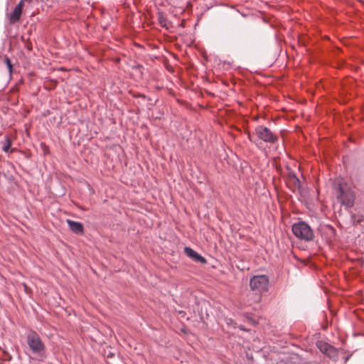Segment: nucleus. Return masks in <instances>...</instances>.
Returning <instances> with one entry per match:
<instances>
[{
  "instance_id": "7ed1b4c3",
  "label": "nucleus",
  "mask_w": 364,
  "mask_h": 364,
  "mask_svg": "<svg viewBox=\"0 0 364 364\" xmlns=\"http://www.w3.org/2000/svg\"><path fill=\"white\" fill-rule=\"evenodd\" d=\"M337 198L342 205L346 208H350L354 204V192L348 188L346 185H338Z\"/></svg>"
},
{
  "instance_id": "9b49d317",
  "label": "nucleus",
  "mask_w": 364,
  "mask_h": 364,
  "mask_svg": "<svg viewBox=\"0 0 364 364\" xmlns=\"http://www.w3.org/2000/svg\"><path fill=\"white\" fill-rule=\"evenodd\" d=\"M5 62L6 63L8 70H9V73H11V69H12L11 63L10 60L8 58H5Z\"/></svg>"
},
{
  "instance_id": "4468645a",
  "label": "nucleus",
  "mask_w": 364,
  "mask_h": 364,
  "mask_svg": "<svg viewBox=\"0 0 364 364\" xmlns=\"http://www.w3.org/2000/svg\"><path fill=\"white\" fill-rule=\"evenodd\" d=\"M160 22H161V24L162 26H164V24H163V23H164V21H162V19H161V20H160Z\"/></svg>"
},
{
  "instance_id": "9d476101",
  "label": "nucleus",
  "mask_w": 364,
  "mask_h": 364,
  "mask_svg": "<svg viewBox=\"0 0 364 364\" xmlns=\"http://www.w3.org/2000/svg\"><path fill=\"white\" fill-rule=\"evenodd\" d=\"M2 144V150L6 153H12L14 149H11L12 142L9 136H4V140L1 142Z\"/></svg>"
},
{
  "instance_id": "20e7f679",
  "label": "nucleus",
  "mask_w": 364,
  "mask_h": 364,
  "mask_svg": "<svg viewBox=\"0 0 364 364\" xmlns=\"http://www.w3.org/2000/svg\"><path fill=\"white\" fill-rule=\"evenodd\" d=\"M255 133L258 139L266 143L274 144L278 141L277 136L269 128L263 125L257 126Z\"/></svg>"
},
{
  "instance_id": "0eeeda50",
  "label": "nucleus",
  "mask_w": 364,
  "mask_h": 364,
  "mask_svg": "<svg viewBox=\"0 0 364 364\" xmlns=\"http://www.w3.org/2000/svg\"><path fill=\"white\" fill-rule=\"evenodd\" d=\"M184 252L189 257L193 259L194 261L200 262V263H205L206 260L204 257H203L201 255L198 254L196 251H194L192 248L189 247H186L184 248Z\"/></svg>"
},
{
  "instance_id": "f8f14e48",
  "label": "nucleus",
  "mask_w": 364,
  "mask_h": 364,
  "mask_svg": "<svg viewBox=\"0 0 364 364\" xmlns=\"http://www.w3.org/2000/svg\"><path fill=\"white\" fill-rule=\"evenodd\" d=\"M294 179L295 181V183H299V180L296 177H294Z\"/></svg>"
},
{
  "instance_id": "2eb2a0df",
  "label": "nucleus",
  "mask_w": 364,
  "mask_h": 364,
  "mask_svg": "<svg viewBox=\"0 0 364 364\" xmlns=\"http://www.w3.org/2000/svg\"><path fill=\"white\" fill-rule=\"evenodd\" d=\"M160 22H161V24L162 26H164V24H163V23H164V21H162V19H161V20H160Z\"/></svg>"
},
{
  "instance_id": "f257e3e1",
  "label": "nucleus",
  "mask_w": 364,
  "mask_h": 364,
  "mask_svg": "<svg viewBox=\"0 0 364 364\" xmlns=\"http://www.w3.org/2000/svg\"><path fill=\"white\" fill-rule=\"evenodd\" d=\"M26 342L33 354L39 357L44 355L46 346L40 336L35 331H30L26 336Z\"/></svg>"
},
{
  "instance_id": "39448f33",
  "label": "nucleus",
  "mask_w": 364,
  "mask_h": 364,
  "mask_svg": "<svg viewBox=\"0 0 364 364\" xmlns=\"http://www.w3.org/2000/svg\"><path fill=\"white\" fill-rule=\"evenodd\" d=\"M250 286L252 290L259 293L267 291L269 286V279L266 275H255L251 278Z\"/></svg>"
},
{
  "instance_id": "f03ea898",
  "label": "nucleus",
  "mask_w": 364,
  "mask_h": 364,
  "mask_svg": "<svg viewBox=\"0 0 364 364\" xmlns=\"http://www.w3.org/2000/svg\"><path fill=\"white\" fill-rule=\"evenodd\" d=\"M294 235L303 240L311 241L314 239V235L311 227L305 222H298L292 225Z\"/></svg>"
},
{
  "instance_id": "ddd939ff",
  "label": "nucleus",
  "mask_w": 364,
  "mask_h": 364,
  "mask_svg": "<svg viewBox=\"0 0 364 364\" xmlns=\"http://www.w3.org/2000/svg\"><path fill=\"white\" fill-rule=\"evenodd\" d=\"M20 1H22L23 3L24 1H28V2H29V3H30V2H31V1H32V0H21Z\"/></svg>"
},
{
  "instance_id": "6e6552de",
  "label": "nucleus",
  "mask_w": 364,
  "mask_h": 364,
  "mask_svg": "<svg viewBox=\"0 0 364 364\" xmlns=\"http://www.w3.org/2000/svg\"><path fill=\"white\" fill-rule=\"evenodd\" d=\"M317 346L323 353L328 357L333 356L335 353L334 348L326 343L318 342Z\"/></svg>"
},
{
  "instance_id": "423d86ee",
  "label": "nucleus",
  "mask_w": 364,
  "mask_h": 364,
  "mask_svg": "<svg viewBox=\"0 0 364 364\" xmlns=\"http://www.w3.org/2000/svg\"><path fill=\"white\" fill-rule=\"evenodd\" d=\"M23 7V3L22 1H19L14 8V11L10 14L9 19L11 23H15L20 19Z\"/></svg>"
},
{
  "instance_id": "1a4fd4ad",
  "label": "nucleus",
  "mask_w": 364,
  "mask_h": 364,
  "mask_svg": "<svg viewBox=\"0 0 364 364\" xmlns=\"http://www.w3.org/2000/svg\"><path fill=\"white\" fill-rule=\"evenodd\" d=\"M67 223L68 224L69 228L74 233L76 234H82L84 231L83 226L82 223L76 221H73L71 220H68Z\"/></svg>"
}]
</instances>
